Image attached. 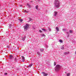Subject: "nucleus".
I'll use <instances>...</instances> for the list:
<instances>
[{
  "label": "nucleus",
  "instance_id": "nucleus-32",
  "mask_svg": "<svg viewBox=\"0 0 76 76\" xmlns=\"http://www.w3.org/2000/svg\"><path fill=\"white\" fill-rule=\"evenodd\" d=\"M20 7H22V5H20Z\"/></svg>",
  "mask_w": 76,
  "mask_h": 76
},
{
  "label": "nucleus",
  "instance_id": "nucleus-38",
  "mask_svg": "<svg viewBox=\"0 0 76 76\" xmlns=\"http://www.w3.org/2000/svg\"><path fill=\"white\" fill-rule=\"evenodd\" d=\"M65 73H66V72H65Z\"/></svg>",
  "mask_w": 76,
  "mask_h": 76
},
{
  "label": "nucleus",
  "instance_id": "nucleus-7",
  "mask_svg": "<svg viewBox=\"0 0 76 76\" xmlns=\"http://www.w3.org/2000/svg\"><path fill=\"white\" fill-rule=\"evenodd\" d=\"M9 58L10 60H12V58H13V56L12 55H10L9 56Z\"/></svg>",
  "mask_w": 76,
  "mask_h": 76
},
{
  "label": "nucleus",
  "instance_id": "nucleus-1",
  "mask_svg": "<svg viewBox=\"0 0 76 76\" xmlns=\"http://www.w3.org/2000/svg\"><path fill=\"white\" fill-rule=\"evenodd\" d=\"M62 68V66L59 65L57 64L55 67V70L56 72H58Z\"/></svg>",
  "mask_w": 76,
  "mask_h": 76
},
{
  "label": "nucleus",
  "instance_id": "nucleus-33",
  "mask_svg": "<svg viewBox=\"0 0 76 76\" xmlns=\"http://www.w3.org/2000/svg\"><path fill=\"white\" fill-rule=\"evenodd\" d=\"M66 34H69V32H67Z\"/></svg>",
  "mask_w": 76,
  "mask_h": 76
},
{
  "label": "nucleus",
  "instance_id": "nucleus-22",
  "mask_svg": "<svg viewBox=\"0 0 76 76\" xmlns=\"http://www.w3.org/2000/svg\"><path fill=\"white\" fill-rule=\"evenodd\" d=\"M29 19L30 21H31V20H32V19L31 18H29Z\"/></svg>",
  "mask_w": 76,
  "mask_h": 76
},
{
  "label": "nucleus",
  "instance_id": "nucleus-5",
  "mask_svg": "<svg viewBox=\"0 0 76 76\" xmlns=\"http://www.w3.org/2000/svg\"><path fill=\"white\" fill-rule=\"evenodd\" d=\"M57 13H58V12H54V16H57Z\"/></svg>",
  "mask_w": 76,
  "mask_h": 76
},
{
  "label": "nucleus",
  "instance_id": "nucleus-35",
  "mask_svg": "<svg viewBox=\"0 0 76 76\" xmlns=\"http://www.w3.org/2000/svg\"><path fill=\"white\" fill-rule=\"evenodd\" d=\"M17 48H18V49H19V47H18Z\"/></svg>",
  "mask_w": 76,
  "mask_h": 76
},
{
  "label": "nucleus",
  "instance_id": "nucleus-31",
  "mask_svg": "<svg viewBox=\"0 0 76 76\" xmlns=\"http://www.w3.org/2000/svg\"><path fill=\"white\" fill-rule=\"evenodd\" d=\"M37 54H38V55H40V53H39V52H38L37 53Z\"/></svg>",
  "mask_w": 76,
  "mask_h": 76
},
{
  "label": "nucleus",
  "instance_id": "nucleus-16",
  "mask_svg": "<svg viewBox=\"0 0 76 76\" xmlns=\"http://www.w3.org/2000/svg\"><path fill=\"white\" fill-rule=\"evenodd\" d=\"M41 35L42 37H45V35L44 34H42Z\"/></svg>",
  "mask_w": 76,
  "mask_h": 76
},
{
  "label": "nucleus",
  "instance_id": "nucleus-3",
  "mask_svg": "<svg viewBox=\"0 0 76 76\" xmlns=\"http://www.w3.org/2000/svg\"><path fill=\"white\" fill-rule=\"evenodd\" d=\"M29 24H26V25L24 26V30L25 31H26L28 30V29L29 28Z\"/></svg>",
  "mask_w": 76,
  "mask_h": 76
},
{
  "label": "nucleus",
  "instance_id": "nucleus-8",
  "mask_svg": "<svg viewBox=\"0 0 76 76\" xmlns=\"http://www.w3.org/2000/svg\"><path fill=\"white\" fill-rule=\"evenodd\" d=\"M33 65V64H30L28 66H27V68H28V67H31V66H32Z\"/></svg>",
  "mask_w": 76,
  "mask_h": 76
},
{
  "label": "nucleus",
  "instance_id": "nucleus-39",
  "mask_svg": "<svg viewBox=\"0 0 76 76\" xmlns=\"http://www.w3.org/2000/svg\"><path fill=\"white\" fill-rule=\"evenodd\" d=\"M0 6H1V5H0Z\"/></svg>",
  "mask_w": 76,
  "mask_h": 76
},
{
  "label": "nucleus",
  "instance_id": "nucleus-37",
  "mask_svg": "<svg viewBox=\"0 0 76 76\" xmlns=\"http://www.w3.org/2000/svg\"><path fill=\"white\" fill-rule=\"evenodd\" d=\"M34 29H35V28H34Z\"/></svg>",
  "mask_w": 76,
  "mask_h": 76
},
{
  "label": "nucleus",
  "instance_id": "nucleus-27",
  "mask_svg": "<svg viewBox=\"0 0 76 76\" xmlns=\"http://www.w3.org/2000/svg\"><path fill=\"white\" fill-rule=\"evenodd\" d=\"M4 75H7V73H5L4 74Z\"/></svg>",
  "mask_w": 76,
  "mask_h": 76
},
{
  "label": "nucleus",
  "instance_id": "nucleus-17",
  "mask_svg": "<svg viewBox=\"0 0 76 76\" xmlns=\"http://www.w3.org/2000/svg\"><path fill=\"white\" fill-rule=\"evenodd\" d=\"M70 75V73H68L66 74L67 76H69Z\"/></svg>",
  "mask_w": 76,
  "mask_h": 76
},
{
  "label": "nucleus",
  "instance_id": "nucleus-9",
  "mask_svg": "<svg viewBox=\"0 0 76 76\" xmlns=\"http://www.w3.org/2000/svg\"><path fill=\"white\" fill-rule=\"evenodd\" d=\"M69 53L70 52H69V51H68L67 52H66L64 54H65V55H68V54H69Z\"/></svg>",
  "mask_w": 76,
  "mask_h": 76
},
{
  "label": "nucleus",
  "instance_id": "nucleus-26",
  "mask_svg": "<svg viewBox=\"0 0 76 76\" xmlns=\"http://www.w3.org/2000/svg\"><path fill=\"white\" fill-rule=\"evenodd\" d=\"M63 31H66V29H63Z\"/></svg>",
  "mask_w": 76,
  "mask_h": 76
},
{
  "label": "nucleus",
  "instance_id": "nucleus-10",
  "mask_svg": "<svg viewBox=\"0 0 76 76\" xmlns=\"http://www.w3.org/2000/svg\"><path fill=\"white\" fill-rule=\"evenodd\" d=\"M42 31H44V32H46V31H47V29H45L44 28H42Z\"/></svg>",
  "mask_w": 76,
  "mask_h": 76
},
{
  "label": "nucleus",
  "instance_id": "nucleus-4",
  "mask_svg": "<svg viewBox=\"0 0 76 76\" xmlns=\"http://www.w3.org/2000/svg\"><path fill=\"white\" fill-rule=\"evenodd\" d=\"M42 74H43V75L44 76H48V73H46L44 72H42Z\"/></svg>",
  "mask_w": 76,
  "mask_h": 76
},
{
  "label": "nucleus",
  "instance_id": "nucleus-12",
  "mask_svg": "<svg viewBox=\"0 0 76 76\" xmlns=\"http://www.w3.org/2000/svg\"><path fill=\"white\" fill-rule=\"evenodd\" d=\"M56 29L57 31H59V28H58L57 27H56Z\"/></svg>",
  "mask_w": 76,
  "mask_h": 76
},
{
  "label": "nucleus",
  "instance_id": "nucleus-23",
  "mask_svg": "<svg viewBox=\"0 0 76 76\" xmlns=\"http://www.w3.org/2000/svg\"><path fill=\"white\" fill-rule=\"evenodd\" d=\"M7 48H10V46L9 45L7 46Z\"/></svg>",
  "mask_w": 76,
  "mask_h": 76
},
{
  "label": "nucleus",
  "instance_id": "nucleus-6",
  "mask_svg": "<svg viewBox=\"0 0 76 76\" xmlns=\"http://www.w3.org/2000/svg\"><path fill=\"white\" fill-rule=\"evenodd\" d=\"M22 57V61L23 62H24L25 61V57L23 56H21Z\"/></svg>",
  "mask_w": 76,
  "mask_h": 76
},
{
  "label": "nucleus",
  "instance_id": "nucleus-19",
  "mask_svg": "<svg viewBox=\"0 0 76 76\" xmlns=\"http://www.w3.org/2000/svg\"><path fill=\"white\" fill-rule=\"evenodd\" d=\"M12 24H10V25L9 26V28H11V27H12Z\"/></svg>",
  "mask_w": 76,
  "mask_h": 76
},
{
  "label": "nucleus",
  "instance_id": "nucleus-25",
  "mask_svg": "<svg viewBox=\"0 0 76 76\" xmlns=\"http://www.w3.org/2000/svg\"><path fill=\"white\" fill-rule=\"evenodd\" d=\"M54 66H56V63L55 62H54Z\"/></svg>",
  "mask_w": 76,
  "mask_h": 76
},
{
  "label": "nucleus",
  "instance_id": "nucleus-30",
  "mask_svg": "<svg viewBox=\"0 0 76 76\" xmlns=\"http://www.w3.org/2000/svg\"><path fill=\"white\" fill-rule=\"evenodd\" d=\"M39 32L41 33V32H42V31H41V30H39Z\"/></svg>",
  "mask_w": 76,
  "mask_h": 76
},
{
  "label": "nucleus",
  "instance_id": "nucleus-21",
  "mask_svg": "<svg viewBox=\"0 0 76 76\" xmlns=\"http://www.w3.org/2000/svg\"><path fill=\"white\" fill-rule=\"evenodd\" d=\"M24 12H26V13H28L29 12L26 11V10H25Z\"/></svg>",
  "mask_w": 76,
  "mask_h": 76
},
{
  "label": "nucleus",
  "instance_id": "nucleus-24",
  "mask_svg": "<svg viewBox=\"0 0 76 76\" xmlns=\"http://www.w3.org/2000/svg\"><path fill=\"white\" fill-rule=\"evenodd\" d=\"M14 60L15 61H17V58H15Z\"/></svg>",
  "mask_w": 76,
  "mask_h": 76
},
{
  "label": "nucleus",
  "instance_id": "nucleus-34",
  "mask_svg": "<svg viewBox=\"0 0 76 76\" xmlns=\"http://www.w3.org/2000/svg\"><path fill=\"white\" fill-rule=\"evenodd\" d=\"M27 4V6H29V4Z\"/></svg>",
  "mask_w": 76,
  "mask_h": 76
},
{
  "label": "nucleus",
  "instance_id": "nucleus-2",
  "mask_svg": "<svg viewBox=\"0 0 76 76\" xmlns=\"http://www.w3.org/2000/svg\"><path fill=\"white\" fill-rule=\"evenodd\" d=\"M54 4L55 5V7H57V8H58L60 7V2L58 0H55Z\"/></svg>",
  "mask_w": 76,
  "mask_h": 76
},
{
  "label": "nucleus",
  "instance_id": "nucleus-28",
  "mask_svg": "<svg viewBox=\"0 0 76 76\" xmlns=\"http://www.w3.org/2000/svg\"><path fill=\"white\" fill-rule=\"evenodd\" d=\"M49 31H51V28H49Z\"/></svg>",
  "mask_w": 76,
  "mask_h": 76
},
{
  "label": "nucleus",
  "instance_id": "nucleus-18",
  "mask_svg": "<svg viewBox=\"0 0 76 76\" xmlns=\"http://www.w3.org/2000/svg\"><path fill=\"white\" fill-rule=\"evenodd\" d=\"M59 42H61V43H62L63 42V41H62L61 39H59Z\"/></svg>",
  "mask_w": 76,
  "mask_h": 76
},
{
  "label": "nucleus",
  "instance_id": "nucleus-14",
  "mask_svg": "<svg viewBox=\"0 0 76 76\" xmlns=\"http://www.w3.org/2000/svg\"><path fill=\"white\" fill-rule=\"evenodd\" d=\"M38 7L39 6L38 5H37L36 6V9H37V10H38Z\"/></svg>",
  "mask_w": 76,
  "mask_h": 76
},
{
  "label": "nucleus",
  "instance_id": "nucleus-13",
  "mask_svg": "<svg viewBox=\"0 0 76 76\" xmlns=\"http://www.w3.org/2000/svg\"><path fill=\"white\" fill-rule=\"evenodd\" d=\"M40 50L41 52H42L43 51H44V49L43 48L40 49Z\"/></svg>",
  "mask_w": 76,
  "mask_h": 76
},
{
  "label": "nucleus",
  "instance_id": "nucleus-11",
  "mask_svg": "<svg viewBox=\"0 0 76 76\" xmlns=\"http://www.w3.org/2000/svg\"><path fill=\"white\" fill-rule=\"evenodd\" d=\"M25 38H26V36H24V37L22 38V39L23 41H25Z\"/></svg>",
  "mask_w": 76,
  "mask_h": 76
},
{
  "label": "nucleus",
  "instance_id": "nucleus-36",
  "mask_svg": "<svg viewBox=\"0 0 76 76\" xmlns=\"http://www.w3.org/2000/svg\"><path fill=\"white\" fill-rule=\"evenodd\" d=\"M40 0H38V1H40Z\"/></svg>",
  "mask_w": 76,
  "mask_h": 76
},
{
  "label": "nucleus",
  "instance_id": "nucleus-20",
  "mask_svg": "<svg viewBox=\"0 0 76 76\" xmlns=\"http://www.w3.org/2000/svg\"><path fill=\"white\" fill-rule=\"evenodd\" d=\"M61 48L62 50H63L64 49V47H62Z\"/></svg>",
  "mask_w": 76,
  "mask_h": 76
},
{
  "label": "nucleus",
  "instance_id": "nucleus-15",
  "mask_svg": "<svg viewBox=\"0 0 76 76\" xmlns=\"http://www.w3.org/2000/svg\"><path fill=\"white\" fill-rule=\"evenodd\" d=\"M69 32L71 34H72V33H73V30H70L69 31Z\"/></svg>",
  "mask_w": 76,
  "mask_h": 76
},
{
  "label": "nucleus",
  "instance_id": "nucleus-29",
  "mask_svg": "<svg viewBox=\"0 0 76 76\" xmlns=\"http://www.w3.org/2000/svg\"><path fill=\"white\" fill-rule=\"evenodd\" d=\"M20 22H22V21H23V20H22V19H20Z\"/></svg>",
  "mask_w": 76,
  "mask_h": 76
}]
</instances>
